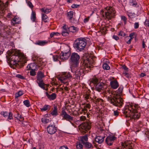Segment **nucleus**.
I'll use <instances>...</instances> for the list:
<instances>
[{
    "label": "nucleus",
    "instance_id": "nucleus-38",
    "mask_svg": "<svg viewBox=\"0 0 149 149\" xmlns=\"http://www.w3.org/2000/svg\"><path fill=\"white\" fill-rule=\"evenodd\" d=\"M143 70L146 72L148 71L149 69V63H146L144 65L143 67Z\"/></svg>",
    "mask_w": 149,
    "mask_h": 149
},
{
    "label": "nucleus",
    "instance_id": "nucleus-40",
    "mask_svg": "<svg viewBox=\"0 0 149 149\" xmlns=\"http://www.w3.org/2000/svg\"><path fill=\"white\" fill-rule=\"evenodd\" d=\"M23 94V93L22 91H20L15 93V97H18L22 95Z\"/></svg>",
    "mask_w": 149,
    "mask_h": 149
},
{
    "label": "nucleus",
    "instance_id": "nucleus-28",
    "mask_svg": "<svg viewBox=\"0 0 149 149\" xmlns=\"http://www.w3.org/2000/svg\"><path fill=\"white\" fill-rule=\"evenodd\" d=\"M130 5L136 7L137 6H139L138 5H137V3L136 0H130Z\"/></svg>",
    "mask_w": 149,
    "mask_h": 149
},
{
    "label": "nucleus",
    "instance_id": "nucleus-39",
    "mask_svg": "<svg viewBox=\"0 0 149 149\" xmlns=\"http://www.w3.org/2000/svg\"><path fill=\"white\" fill-rule=\"evenodd\" d=\"M24 104L27 107H29L30 106V104L29 101L28 100H24L23 102Z\"/></svg>",
    "mask_w": 149,
    "mask_h": 149
},
{
    "label": "nucleus",
    "instance_id": "nucleus-6",
    "mask_svg": "<svg viewBox=\"0 0 149 149\" xmlns=\"http://www.w3.org/2000/svg\"><path fill=\"white\" fill-rule=\"evenodd\" d=\"M101 12L104 13L105 17L108 20L114 18L116 16V11L115 9L112 7H107L104 8V10H102Z\"/></svg>",
    "mask_w": 149,
    "mask_h": 149
},
{
    "label": "nucleus",
    "instance_id": "nucleus-29",
    "mask_svg": "<svg viewBox=\"0 0 149 149\" xmlns=\"http://www.w3.org/2000/svg\"><path fill=\"white\" fill-rule=\"evenodd\" d=\"M31 19L33 22H34L36 19V13L35 11H32Z\"/></svg>",
    "mask_w": 149,
    "mask_h": 149
},
{
    "label": "nucleus",
    "instance_id": "nucleus-60",
    "mask_svg": "<svg viewBox=\"0 0 149 149\" xmlns=\"http://www.w3.org/2000/svg\"><path fill=\"white\" fill-rule=\"evenodd\" d=\"M144 24L146 26L149 27V21L148 20L146 19L144 22Z\"/></svg>",
    "mask_w": 149,
    "mask_h": 149
},
{
    "label": "nucleus",
    "instance_id": "nucleus-1",
    "mask_svg": "<svg viewBox=\"0 0 149 149\" xmlns=\"http://www.w3.org/2000/svg\"><path fill=\"white\" fill-rule=\"evenodd\" d=\"M6 56L7 62L10 66L19 68L23 66V64L26 63V57L22 53L17 50L12 49L9 50L7 52Z\"/></svg>",
    "mask_w": 149,
    "mask_h": 149
},
{
    "label": "nucleus",
    "instance_id": "nucleus-52",
    "mask_svg": "<svg viewBox=\"0 0 149 149\" xmlns=\"http://www.w3.org/2000/svg\"><path fill=\"white\" fill-rule=\"evenodd\" d=\"M27 3L31 9H32L33 7V6L32 4V3L29 1H27Z\"/></svg>",
    "mask_w": 149,
    "mask_h": 149
},
{
    "label": "nucleus",
    "instance_id": "nucleus-64",
    "mask_svg": "<svg viewBox=\"0 0 149 149\" xmlns=\"http://www.w3.org/2000/svg\"><path fill=\"white\" fill-rule=\"evenodd\" d=\"M135 34L134 33H131L129 35V37L130 38V39L132 40L134 37L133 36Z\"/></svg>",
    "mask_w": 149,
    "mask_h": 149
},
{
    "label": "nucleus",
    "instance_id": "nucleus-10",
    "mask_svg": "<svg viewBox=\"0 0 149 149\" xmlns=\"http://www.w3.org/2000/svg\"><path fill=\"white\" fill-rule=\"evenodd\" d=\"M67 48V50H64L60 54V59L63 61L68 59L70 56V50L68 48Z\"/></svg>",
    "mask_w": 149,
    "mask_h": 149
},
{
    "label": "nucleus",
    "instance_id": "nucleus-63",
    "mask_svg": "<svg viewBox=\"0 0 149 149\" xmlns=\"http://www.w3.org/2000/svg\"><path fill=\"white\" fill-rule=\"evenodd\" d=\"M123 75L125 77H126L127 78H129V77L130 76L129 74L127 72H125V73H123Z\"/></svg>",
    "mask_w": 149,
    "mask_h": 149
},
{
    "label": "nucleus",
    "instance_id": "nucleus-48",
    "mask_svg": "<svg viewBox=\"0 0 149 149\" xmlns=\"http://www.w3.org/2000/svg\"><path fill=\"white\" fill-rule=\"evenodd\" d=\"M30 74L32 76H34L36 74V72H35V69L32 70L30 72Z\"/></svg>",
    "mask_w": 149,
    "mask_h": 149
},
{
    "label": "nucleus",
    "instance_id": "nucleus-15",
    "mask_svg": "<svg viewBox=\"0 0 149 149\" xmlns=\"http://www.w3.org/2000/svg\"><path fill=\"white\" fill-rule=\"evenodd\" d=\"M61 115L63 116V118L65 120L71 122L73 120V117L67 114L66 112L64 111H62L61 113Z\"/></svg>",
    "mask_w": 149,
    "mask_h": 149
},
{
    "label": "nucleus",
    "instance_id": "nucleus-21",
    "mask_svg": "<svg viewBox=\"0 0 149 149\" xmlns=\"http://www.w3.org/2000/svg\"><path fill=\"white\" fill-rule=\"evenodd\" d=\"M79 139L80 140L79 141L81 143L84 144L85 142H87L88 140V138L87 134H86L84 136H80Z\"/></svg>",
    "mask_w": 149,
    "mask_h": 149
},
{
    "label": "nucleus",
    "instance_id": "nucleus-56",
    "mask_svg": "<svg viewBox=\"0 0 149 149\" xmlns=\"http://www.w3.org/2000/svg\"><path fill=\"white\" fill-rule=\"evenodd\" d=\"M121 19L124 21L125 23L126 20H127V18L126 17L124 16H122L121 17Z\"/></svg>",
    "mask_w": 149,
    "mask_h": 149
},
{
    "label": "nucleus",
    "instance_id": "nucleus-12",
    "mask_svg": "<svg viewBox=\"0 0 149 149\" xmlns=\"http://www.w3.org/2000/svg\"><path fill=\"white\" fill-rule=\"evenodd\" d=\"M77 68H76L73 67L71 70L75 72V74L73 75V78L78 79H80L81 73L83 72V70L82 69H77Z\"/></svg>",
    "mask_w": 149,
    "mask_h": 149
},
{
    "label": "nucleus",
    "instance_id": "nucleus-44",
    "mask_svg": "<svg viewBox=\"0 0 149 149\" xmlns=\"http://www.w3.org/2000/svg\"><path fill=\"white\" fill-rule=\"evenodd\" d=\"M68 31H66V30L65 31L63 30L62 33V35L63 36H67L69 34Z\"/></svg>",
    "mask_w": 149,
    "mask_h": 149
},
{
    "label": "nucleus",
    "instance_id": "nucleus-58",
    "mask_svg": "<svg viewBox=\"0 0 149 149\" xmlns=\"http://www.w3.org/2000/svg\"><path fill=\"white\" fill-rule=\"evenodd\" d=\"M79 6H80V5H79L74 4L72 5L71 7L73 8H77Z\"/></svg>",
    "mask_w": 149,
    "mask_h": 149
},
{
    "label": "nucleus",
    "instance_id": "nucleus-57",
    "mask_svg": "<svg viewBox=\"0 0 149 149\" xmlns=\"http://www.w3.org/2000/svg\"><path fill=\"white\" fill-rule=\"evenodd\" d=\"M16 77H17L18 78H20L21 79H25V78H24V77L23 76H22V75H21L20 74H17L16 75Z\"/></svg>",
    "mask_w": 149,
    "mask_h": 149
},
{
    "label": "nucleus",
    "instance_id": "nucleus-36",
    "mask_svg": "<svg viewBox=\"0 0 149 149\" xmlns=\"http://www.w3.org/2000/svg\"><path fill=\"white\" fill-rule=\"evenodd\" d=\"M84 98L85 100H86L88 102H89V100H88L89 99H91V100L92 98L91 97L89 96V94L88 93L86 94L85 95Z\"/></svg>",
    "mask_w": 149,
    "mask_h": 149
},
{
    "label": "nucleus",
    "instance_id": "nucleus-3",
    "mask_svg": "<svg viewBox=\"0 0 149 149\" xmlns=\"http://www.w3.org/2000/svg\"><path fill=\"white\" fill-rule=\"evenodd\" d=\"M107 96H108V101L113 106L120 107L123 105V100L119 97V95L116 93H111L107 90L106 91Z\"/></svg>",
    "mask_w": 149,
    "mask_h": 149
},
{
    "label": "nucleus",
    "instance_id": "nucleus-37",
    "mask_svg": "<svg viewBox=\"0 0 149 149\" xmlns=\"http://www.w3.org/2000/svg\"><path fill=\"white\" fill-rule=\"evenodd\" d=\"M103 68L104 70H108L110 68V67L107 63H104L103 64Z\"/></svg>",
    "mask_w": 149,
    "mask_h": 149
},
{
    "label": "nucleus",
    "instance_id": "nucleus-43",
    "mask_svg": "<svg viewBox=\"0 0 149 149\" xmlns=\"http://www.w3.org/2000/svg\"><path fill=\"white\" fill-rule=\"evenodd\" d=\"M123 90V88L122 87H119L117 91V93H116V94H117L118 95L121 94L122 93Z\"/></svg>",
    "mask_w": 149,
    "mask_h": 149
},
{
    "label": "nucleus",
    "instance_id": "nucleus-27",
    "mask_svg": "<svg viewBox=\"0 0 149 149\" xmlns=\"http://www.w3.org/2000/svg\"><path fill=\"white\" fill-rule=\"evenodd\" d=\"M83 144L84 146H85V148L88 149L90 148L93 147L91 143L87 141L85 142Z\"/></svg>",
    "mask_w": 149,
    "mask_h": 149
},
{
    "label": "nucleus",
    "instance_id": "nucleus-9",
    "mask_svg": "<svg viewBox=\"0 0 149 149\" xmlns=\"http://www.w3.org/2000/svg\"><path fill=\"white\" fill-rule=\"evenodd\" d=\"M91 123L89 121L82 123L79 126V129L81 133L84 134L91 128Z\"/></svg>",
    "mask_w": 149,
    "mask_h": 149
},
{
    "label": "nucleus",
    "instance_id": "nucleus-47",
    "mask_svg": "<svg viewBox=\"0 0 149 149\" xmlns=\"http://www.w3.org/2000/svg\"><path fill=\"white\" fill-rule=\"evenodd\" d=\"M17 119L20 121H22L24 120V118L21 115L19 114L18 116H17Z\"/></svg>",
    "mask_w": 149,
    "mask_h": 149
},
{
    "label": "nucleus",
    "instance_id": "nucleus-45",
    "mask_svg": "<svg viewBox=\"0 0 149 149\" xmlns=\"http://www.w3.org/2000/svg\"><path fill=\"white\" fill-rule=\"evenodd\" d=\"M60 35V34L58 32H53L52 33L50 34V37L51 38H52L53 37L54 35L58 36V35Z\"/></svg>",
    "mask_w": 149,
    "mask_h": 149
},
{
    "label": "nucleus",
    "instance_id": "nucleus-11",
    "mask_svg": "<svg viewBox=\"0 0 149 149\" xmlns=\"http://www.w3.org/2000/svg\"><path fill=\"white\" fill-rule=\"evenodd\" d=\"M72 76L70 74L69 72H64L61 75V77L58 78V80L61 81L62 83H66L68 81L66 79L68 78H71Z\"/></svg>",
    "mask_w": 149,
    "mask_h": 149
},
{
    "label": "nucleus",
    "instance_id": "nucleus-50",
    "mask_svg": "<svg viewBox=\"0 0 149 149\" xmlns=\"http://www.w3.org/2000/svg\"><path fill=\"white\" fill-rule=\"evenodd\" d=\"M53 58L54 61H57L58 59L60 58V55H55L53 56Z\"/></svg>",
    "mask_w": 149,
    "mask_h": 149
},
{
    "label": "nucleus",
    "instance_id": "nucleus-31",
    "mask_svg": "<svg viewBox=\"0 0 149 149\" xmlns=\"http://www.w3.org/2000/svg\"><path fill=\"white\" fill-rule=\"evenodd\" d=\"M67 28L68 29V31L70 32H74L76 31V28L73 26L68 27Z\"/></svg>",
    "mask_w": 149,
    "mask_h": 149
},
{
    "label": "nucleus",
    "instance_id": "nucleus-16",
    "mask_svg": "<svg viewBox=\"0 0 149 149\" xmlns=\"http://www.w3.org/2000/svg\"><path fill=\"white\" fill-rule=\"evenodd\" d=\"M116 138L114 136H109L106 138L105 141L108 145L111 146Z\"/></svg>",
    "mask_w": 149,
    "mask_h": 149
},
{
    "label": "nucleus",
    "instance_id": "nucleus-7",
    "mask_svg": "<svg viewBox=\"0 0 149 149\" xmlns=\"http://www.w3.org/2000/svg\"><path fill=\"white\" fill-rule=\"evenodd\" d=\"M80 58V56L77 53L73 52L71 54L70 59L73 65L72 66L71 68V70L73 67L76 68L78 67Z\"/></svg>",
    "mask_w": 149,
    "mask_h": 149
},
{
    "label": "nucleus",
    "instance_id": "nucleus-24",
    "mask_svg": "<svg viewBox=\"0 0 149 149\" xmlns=\"http://www.w3.org/2000/svg\"><path fill=\"white\" fill-rule=\"evenodd\" d=\"M46 41L45 40H38L37 42L35 43L36 45H37L40 46L43 45H45L47 43Z\"/></svg>",
    "mask_w": 149,
    "mask_h": 149
},
{
    "label": "nucleus",
    "instance_id": "nucleus-14",
    "mask_svg": "<svg viewBox=\"0 0 149 149\" xmlns=\"http://www.w3.org/2000/svg\"><path fill=\"white\" fill-rule=\"evenodd\" d=\"M47 132L50 134H52L55 133L57 130L56 127L54 125H49L47 128Z\"/></svg>",
    "mask_w": 149,
    "mask_h": 149
},
{
    "label": "nucleus",
    "instance_id": "nucleus-61",
    "mask_svg": "<svg viewBox=\"0 0 149 149\" xmlns=\"http://www.w3.org/2000/svg\"><path fill=\"white\" fill-rule=\"evenodd\" d=\"M145 134L147 139L149 140V130L147 131L145 133Z\"/></svg>",
    "mask_w": 149,
    "mask_h": 149
},
{
    "label": "nucleus",
    "instance_id": "nucleus-41",
    "mask_svg": "<svg viewBox=\"0 0 149 149\" xmlns=\"http://www.w3.org/2000/svg\"><path fill=\"white\" fill-rule=\"evenodd\" d=\"M37 60L38 61V63L40 64V65H42L43 62L42 61V59L39 57H37Z\"/></svg>",
    "mask_w": 149,
    "mask_h": 149
},
{
    "label": "nucleus",
    "instance_id": "nucleus-8",
    "mask_svg": "<svg viewBox=\"0 0 149 149\" xmlns=\"http://www.w3.org/2000/svg\"><path fill=\"white\" fill-rule=\"evenodd\" d=\"M45 76L43 73L41 71H39L37 73L36 76L37 80L36 82L38 84V86L44 90H47V89H45V86L46 85L42 80V78L44 77Z\"/></svg>",
    "mask_w": 149,
    "mask_h": 149
},
{
    "label": "nucleus",
    "instance_id": "nucleus-13",
    "mask_svg": "<svg viewBox=\"0 0 149 149\" xmlns=\"http://www.w3.org/2000/svg\"><path fill=\"white\" fill-rule=\"evenodd\" d=\"M121 148H117L114 149H133L134 145L132 144L128 143V142H125L122 143Z\"/></svg>",
    "mask_w": 149,
    "mask_h": 149
},
{
    "label": "nucleus",
    "instance_id": "nucleus-17",
    "mask_svg": "<svg viewBox=\"0 0 149 149\" xmlns=\"http://www.w3.org/2000/svg\"><path fill=\"white\" fill-rule=\"evenodd\" d=\"M3 29V36L4 37L6 38L10 33V29L6 25L4 26Z\"/></svg>",
    "mask_w": 149,
    "mask_h": 149
},
{
    "label": "nucleus",
    "instance_id": "nucleus-18",
    "mask_svg": "<svg viewBox=\"0 0 149 149\" xmlns=\"http://www.w3.org/2000/svg\"><path fill=\"white\" fill-rule=\"evenodd\" d=\"M104 85V84L103 83H98L95 86V89L99 92H101L103 91Z\"/></svg>",
    "mask_w": 149,
    "mask_h": 149
},
{
    "label": "nucleus",
    "instance_id": "nucleus-55",
    "mask_svg": "<svg viewBox=\"0 0 149 149\" xmlns=\"http://www.w3.org/2000/svg\"><path fill=\"white\" fill-rule=\"evenodd\" d=\"M139 26L138 22H136L134 24V28L135 29H137L139 28Z\"/></svg>",
    "mask_w": 149,
    "mask_h": 149
},
{
    "label": "nucleus",
    "instance_id": "nucleus-35",
    "mask_svg": "<svg viewBox=\"0 0 149 149\" xmlns=\"http://www.w3.org/2000/svg\"><path fill=\"white\" fill-rule=\"evenodd\" d=\"M42 122L45 123H47L51 121V119H48L45 118H42Z\"/></svg>",
    "mask_w": 149,
    "mask_h": 149
},
{
    "label": "nucleus",
    "instance_id": "nucleus-26",
    "mask_svg": "<svg viewBox=\"0 0 149 149\" xmlns=\"http://www.w3.org/2000/svg\"><path fill=\"white\" fill-rule=\"evenodd\" d=\"M41 11L45 13H47L50 12L51 11V8H47L46 7L42 8L40 9Z\"/></svg>",
    "mask_w": 149,
    "mask_h": 149
},
{
    "label": "nucleus",
    "instance_id": "nucleus-22",
    "mask_svg": "<svg viewBox=\"0 0 149 149\" xmlns=\"http://www.w3.org/2000/svg\"><path fill=\"white\" fill-rule=\"evenodd\" d=\"M46 94L48 98L50 100H53L56 98V96L55 93H52L51 95H49L47 92H46Z\"/></svg>",
    "mask_w": 149,
    "mask_h": 149
},
{
    "label": "nucleus",
    "instance_id": "nucleus-33",
    "mask_svg": "<svg viewBox=\"0 0 149 149\" xmlns=\"http://www.w3.org/2000/svg\"><path fill=\"white\" fill-rule=\"evenodd\" d=\"M50 107L48 105H44L43 107L40 109L42 111H45L49 109Z\"/></svg>",
    "mask_w": 149,
    "mask_h": 149
},
{
    "label": "nucleus",
    "instance_id": "nucleus-19",
    "mask_svg": "<svg viewBox=\"0 0 149 149\" xmlns=\"http://www.w3.org/2000/svg\"><path fill=\"white\" fill-rule=\"evenodd\" d=\"M110 85L111 88L114 89L117 88L119 86L117 81L116 80L111 81L110 83Z\"/></svg>",
    "mask_w": 149,
    "mask_h": 149
},
{
    "label": "nucleus",
    "instance_id": "nucleus-4",
    "mask_svg": "<svg viewBox=\"0 0 149 149\" xmlns=\"http://www.w3.org/2000/svg\"><path fill=\"white\" fill-rule=\"evenodd\" d=\"M93 62L92 57L88 54L86 53L82 57L81 63V65L84 66L85 69L86 68H90Z\"/></svg>",
    "mask_w": 149,
    "mask_h": 149
},
{
    "label": "nucleus",
    "instance_id": "nucleus-59",
    "mask_svg": "<svg viewBox=\"0 0 149 149\" xmlns=\"http://www.w3.org/2000/svg\"><path fill=\"white\" fill-rule=\"evenodd\" d=\"M86 119V117L85 116H81L80 117V120L81 121H84Z\"/></svg>",
    "mask_w": 149,
    "mask_h": 149
},
{
    "label": "nucleus",
    "instance_id": "nucleus-2",
    "mask_svg": "<svg viewBox=\"0 0 149 149\" xmlns=\"http://www.w3.org/2000/svg\"><path fill=\"white\" fill-rule=\"evenodd\" d=\"M141 109L138 104H129L126 106L123 113L125 117H130L134 120L138 119L140 116Z\"/></svg>",
    "mask_w": 149,
    "mask_h": 149
},
{
    "label": "nucleus",
    "instance_id": "nucleus-30",
    "mask_svg": "<svg viewBox=\"0 0 149 149\" xmlns=\"http://www.w3.org/2000/svg\"><path fill=\"white\" fill-rule=\"evenodd\" d=\"M91 82L93 83L95 85H96L98 83V80L97 78L96 77L93 78L91 80Z\"/></svg>",
    "mask_w": 149,
    "mask_h": 149
},
{
    "label": "nucleus",
    "instance_id": "nucleus-5",
    "mask_svg": "<svg viewBox=\"0 0 149 149\" xmlns=\"http://www.w3.org/2000/svg\"><path fill=\"white\" fill-rule=\"evenodd\" d=\"M86 45V40L84 38H77L74 42V47L77 50L81 51L83 50Z\"/></svg>",
    "mask_w": 149,
    "mask_h": 149
},
{
    "label": "nucleus",
    "instance_id": "nucleus-20",
    "mask_svg": "<svg viewBox=\"0 0 149 149\" xmlns=\"http://www.w3.org/2000/svg\"><path fill=\"white\" fill-rule=\"evenodd\" d=\"M105 136H98L95 138V141L99 143H101L104 141Z\"/></svg>",
    "mask_w": 149,
    "mask_h": 149
},
{
    "label": "nucleus",
    "instance_id": "nucleus-34",
    "mask_svg": "<svg viewBox=\"0 0 149 149\" xmlns=\"http://www.w3.org/2000/svg\"><path fill=\"white\" fill-rule=\"evenodd\" d=\"M81 142L79 141L77 143L76 148L77 149H83V146L81 143Z\"/></svg>",
    "mask_w": 149,
    "mask_h": 149
},
{
    "label": "nucleus",
    "instance_id": "nucleus-49",
    "mask_svg": "<svg viewBox=\"0 0 149 149\" xmlns=\"http://www.w3.org/2000/svg\"><path fill=\"white\" fill-rule=\"evenodd\" d=\"M17 18H14L12 19L11 22L12 25H14L15 24H16V21Z\"/></svg>",
    "mask_w": 149,
    "mask_h": 149
},
{
    "label": "nucleus",
    "instance_id": "nucleus-51",
    "mask_svg": "<svg viewBox=\"0 0 149 149\" xmlns=\"http://www.w3.org/2000/svg\"><path fill=\"white\" fill-rule=\"evenodd\" d=\"M13 114L12 112H10L8 113V119L10 120L12 119L13 118Z\"/></svg>",
    "mask_w": 149,
    "mask_h": 149
},
{
    "label": "nucleus",
    "instance_id": "nucleus-32",
    "mask_svg": "<svg viewBox=\"0 0 149 149\" xmlns=\"http://www.w3.org/2000/svg\"><path fill=\"white\" fill-rule=\"evenodd\" d=\"M42 17L43 21L44 22H48V17L46 15L42 14Z\"/></svg>",
    "mask_w": 149,
    "mask_h": 149
},
{
    "label": "nucleus",
    "instance_id": "nucleus-53",
    "mask_svg": "<svg viewBox=\"0 0 149 149\" xmlns=\"http://www.w3.org/2000/svg\"><path fill=\"white\" fill-rule=\"evenodd\" d=\"M1 113L4 117H7L8 116V113L7 112L2 111Z\"/></svg>",
    "mask_w": 149,
    "mask_h": 149
},
{
    "label": "nucleus",
    "instance_id": "nucleus-62",
    "mask_svg": "<svg viewBox=\"0 0 149 149\" xmlns=\"http://www.w3.org/2000/svg\"><path fill=\"white\" fill-rule=\"evenodd\" d=\"M90 17V16H88L87 17L85 18L84 20V23H86L88 22L89 19Z\"/></svg>",
    "mask_w": 149,
    "mask_h": 149
},
{
    "label": "nucleus",
    "instance_id": "nucleus-46",
    "mask_svg": "<svg viewBox=\"0 0 149 149\" xmlns=\"http://www.w3.org/2000/svg\"><path fill=\"white\" fill-rule=\"evenodd\" d=\"M128 17L131 18H133L134 17V14L131 13H127Z\"/></svg>",
    "mask_w": 149,
    "mask_h": 149
},
{
    "label": "nucleus",
    "instance_id": "nucleus-25",
    "mask_svg": "<svg viewBox=\"0 0 149 149\" xmlns=\"http://www.w3.org/2000/svg\"><path fill=\"white\" fill-rule=\"evenodd\" d=\"M51 114L54 116H56L58 115L57 109L56 106L54 107V109L51 113Z\"/></svg>",
    "mask_w": 149,
    "mask_h": 149
},
{
    "label": "nucleus",
    "instance_id": "nucleus-54",
    "mask_svg": "<svg viewBox=\"0 0 149 149\" xmlns=\"http://www.w3.org/2000/svg\"><path fill=\"white\" fill-rule=\"evenodd\" d=\"M102 101H103L102 100L100 99L97 98L96 100V101H95L96 102H95V100H94L93 102L95 103H96L97 102H100V103H101L102 102Z\"/></svg>",
    "mask_w": 149,
    "mask_h": 149
},
{
    "label": "nucleus",
    "instance_id": "nucleus-23",
    "mask_svg": "<svg viewBox=\"0 0 149 149\" xmlns=\"http://www.w3.org/2000/svg\"><path fill=\"white\" fill-rule=\"evenodd\" d=\"M73 12L72 11H70L67 13V17L70 20V21L72 23H74L75 22L72 21V18L73 15Z\"/></svg>",
    "mask_w": 149,
    "mask_h": 149
},
{
    "label": "nucleus",
    "instance_id": "nucleus-42",
    "mask_svg": "<svg viewBox=\"0 0 149 149\" xmlns=\"http://www.w3.org/2000/svg\"><path fill=\"white\" fill-rule=\"evenodd\" d=\"M118 35L119 36H120L123 37H124L125 36L126 34L123 31H120L118 33Z\"/></svg>",
    "mask_w": 149,
    "mask_h": 149
}]
</instances>
